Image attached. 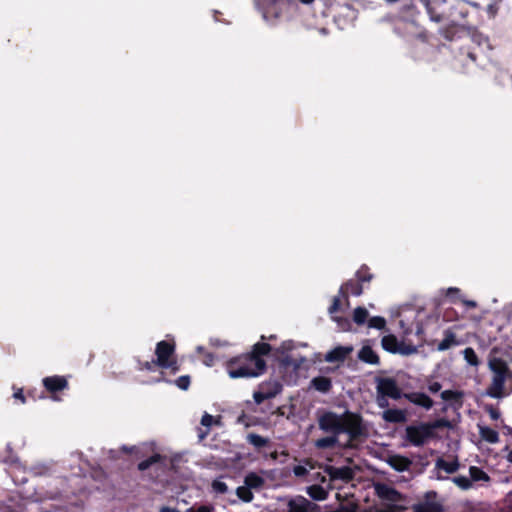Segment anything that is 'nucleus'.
Instances as JSON below:
<instances>
[{
    "mask_svg": "<svg viewBox=\"0 0 512 512\" xmlns=\"http://www.w3.org/2000/svg\"><path fill=\"white\" fill-rule=\"evenodd\" d=\"M318 427L328 434L315 440L314 446L318 449L354 448V442L365 430L361 417L349 411L343 414L324 412L318 417Z\"/></svg>",
    "mask_w": 512,
    "mask_h": 512,
    "instance_id": "f257e3e1",
    "label": "nucleus"
},
{
    "mask_svg": "<svg viewBox=\"0 0 512 512\" xmlns=\"http://www.w3.org/2000/svg\"><path fill=\"white\" fill-rule=\"evenodd\" d=\"M488 368L491 372V381L485 395L494 399L509 396L512 393V371L508 364L503 359L495 357L489 360Z\"/></svg>",
    "mask_w": 512,
    "mask_h": 512,
    "instance_id": "f03ea898",
    "label": "nucleus"
},
{
    "mask_svg": "<svg viewBox=\"0 0 512 512\" xmlns=\"http://www.w3.org/2000/svg\"><path fill=\"white\" fill-rule=\"evenodd\" d=\"M265 361L253 354H244L227 362L226 370L231 378L258 377L265 372Z\"/></svg>",
    "mask_w": 512,
    "mask_h": 512,
    "instance_id": "7ed1b4c3",
    "label": "nucleus"
},
{
    "mask_svg": "<svg viewBox=\"0 0 512 512\" xmlns=\"http://www.w3.org/2000/svg\"><path fill=\"white\" fill-rule=\"evenodd\" d=\"M441 426L440 421L432 424L422 423L419 425L408 426L406 428L407 440L414 446H421L427 443L434 436V430Z\"/></svg>",
    "mask_w": 512,
    "mask_h": 512,
    "instance_id": "20e7f679",
    "label": "nucleus"
},
{
    "mask_svg": "<svg viewBox=\"0 0 512 512\" xmlns=\"http://www.w3.org/2000/svg\"><path fill=\"white\" fill-rule=\"evenodd\" d=\"M175 346L167 341H160L156 347L157 365L162 368H170L173 372L178 371L177 360L174 355Z\"/></svg>",
    "mask_w": 512,
    "mask_h": 512,
    "instance_id": "39448f33",
    "label": "nucleus"
},
{
    "mask_svg": "<svg viewBox=\"0 0 512 512\" xmlns=\"http://www.w3.org/2000/svg\"><path fill=\"white\" fill-rule=\"evenodd\" d=\"M376 390L377 394H384V396L394 400L400 399L403 396L397 381L389 377L377 379Z\"/></svg>",
    "mask_w": 512,
    "mask_h": 512,
    "instance_id": "423d86ee",
    "label": "nucleus"
},
{
    "mask_svg": "<svg viewBox=\"0 0 512 512\" xmlns=\"http://www.w3.org/2000/svg\"><path fill=\"white\" fill-rule=\"evenodd\" d=\"M279 392L280 388L277 384H262L259 390L254 392L253 398L257 404H261L265 400L275 397Z\"/></svg>",
    "mask_w": 512,
    "mask_h": 512,
    "instance_id": "0eeeda50",
    "label": "nucleus"
},
{
    "mask_svg": "<svg viewBox=\"0 0 512 512\" xmlns=\"http://www.w3.org/2000/svg\"><path fill=\"white\" fill-rule=\"evenodd\" d=\"M326 472L330 476L331 479L342 480V481H350L354 477V470L350 466H327Z\"/></svg>",
    "mask_w": 512,
    "mask_h": 512,
    "instance_id": "6e6552de",
    "label": "nucleus"
},
{
    "mask_svg": "<svg viewBox=\"0 0 512 512\" xmlns=\"http://www.w3.org/2000/svg\"><path fill=\"white\" fill-rule=\"evenodd\" d=\"M403 397L410 403L422 407L425 410H429L433 407V400L422 392H411L403 394Z\"/></svg>",
    "mask_w": 512,
    "mask_h": 512,
    "instance_id": "1a4fd4ad",
    "label": "nucleus"
},
{
    "mask_svg": "<svg viewBox=\"0 0 512 512\" xmlns=\"http://www.w3.org/2000/svg\"><path fill=\"white\" fill-rule=\"evenodd\" d=\"M374 489H375L376 494L381 499L396 502L400 498L399 493L394 488H392L391 486H389L387 484L376 483L374 485Z\"/></svg>",
    "mask_w": 512,
    "mask_h": 512,
    "instance_id": "9d476101",
    "label": "nucleus"
},
{
    "mask_svg": "<svg viewBox=\"0 0 512 512\" xmlns=\"http://www.w3.org/2000/svg\"><path fill=\"white\" fill-rule=\"evenodd\" d=\"M352 351L351 346H338L329 351L324 359L329 363L343 361Z\"/></svg>",
    "mask_w": 512,
    "mask_h": 512,
    "instance_id": "9b49d317",
    "label": "nucleus"
},
{
    "mask_svg": "<svg viewBox=\"0 0 512 512\" xmlns=\"http://www.w3.org/2000/svg\"><path fill=\"white\" fill-rule=\"evenodd\" d=\"M381 344H382L383 349H385L388 352H392V353L400 352L403 354H408V353L415 351V349H411V350H407V351L402 350L397 338L391 334L384 336L381 340Z\"/></svg>",
    "mask_w": 512,
    "mask_h": 512,
    "instance_id": "f8f14e48",
    "label": "nucleus"
},
{
    "mask_svg": "<svg viewBox=\"0 0 512 512\" xmlns=\"http://www.w3.org/2000/svg\"><path fill=\"white\" fill-rule=\"evenodd\" d=\"M43 384L51 392L59 391L67 387V380L61 376L46 377Z\"/></svg>",
    "mask_w": 512,
    "mask_h": 512,
    "instance_id": "ddd939ff",
    "label": "nucleus"
},
{
    "mask_svg": "<svg viewBox=\"0 0 512 512\" xmlns=\"http://www.w3.org/2000/svg\"><path fill=\"white\" fill-rule=\"evenodd\" d=\"M460 464L457 459L446 460L438 458L435 462V468L438 471H444L447 474H452L458 471Z\"/></svg>",
    "mask_w": 512,
    "mask_h": 512,
    "instance_id": "4468645a",
    "label": "nucleus"
},
{
    "mask_svg": "<svg viewBox=\"0 0 512 512\" xmlns=\"http://www.w3.org/2000/svg\"><path fill=\"white\" fill-rule=\"evenodd\" d=\"M382 418L390 423H402L406 421V413L401 409H386L382 413Z\"/></svg>",
    "mask_w": 512,
    "mask_h": 512,
    "instance_id": "2eb2a0df",
    "label": "nucleus"
},
{
    "mask_svg": "<svg viewBox=\"0 0 512 512\" xmlns=\"http://www.w3.org/2000/svg\"><path fill=\"white\" fill-rule=\"evenodd\" d=\"M460 342L457 340L456 335L450 330L444 332V338L439 342L437 346L438 351H445L453 346H458Z\"/></svg>",
    "mask_w": 512,
    "mask_h": 512,
    "instance_id": "dca6fc26",
    "label": "nucleus"
},
{
    "mask_svg": "<svg viewBox=\"0 0 512 512\" xmlns=\"http://www.w3.org/2000/svg\"><path fill=\"white\" fill-rule=\"evenodd\" d=\"M310 502L304 497L292 499L288 503V512H308Z\"/></svg>",
    "mask_w": 512,
    "mask_h": 512,
    "instance_id": "f3484780",
    "label": "nucleus"
},
{
    "mask_svg": "<svg viewBox=\"0 0 512 512\" xmlns=\"http://www.w3.org/2000/svg\"><path fill=\"white\" fill-rule=\"evenodd\" d=\"M480 437L490 444L499 442V433L487 426L478 425Z\"/></svg>",
    "mask_w": 512,
    "mask_h": 512,
    "instance_id": "a211bd4d",
    "label": "nucleus"
},
{
    "mask_svg": "<svg viewBox=\"0 0 512 512\" xmlns=\"http://www.w3.org/2000/svg\"><path fill=\"white\" fill-rule=\"evenodd\" d=\"M358 357L361 361L368 364H378L379 357L370 346H363L358 353Z\"/></svg>",
    "mask_w": 512,
    "mask_h": 512,
    "instance_id": "6ab92c4d",
    "label": "nucleus"
},
{
    "mask_svg": "<svg viewBox=\"0 0 512 512\" xmlns=\"http://www.w3.org/2000/svg\"><path fill=\"white\" fill-rule=\"evenodd\" d=\"M213 424H219V419H215L212 415L204 413L201 418V425L205 427V430L199 429L198 436L200 440H203L208 435Z\"/></svg>",
    "mask_w": 512,
    "mask_h": 512,
    "instance_id": "aec40b11",
    "label": "nucleus"
},
{
    "mask_svg": "<svg viewBox=\"0 0 512 512\" xmlns=\"http://www.w3.org/2000/svg\"><path fill=\"white\" fill-rule=\"evenodd\" d=\"M362 292H363L362 286L358 282H355L352 280L348 281L347 283L342 285L340 288V294L344 295L345 297L348 294H352L354 296H359L362 294Z\"/></svg>",
    "mask_w": 512,
    "mask_h": 512,
    "instance_id": "412c9836",
    "label": "nucleus"
},
{
    "mask_svg": "<svg viewBox=\"0 0 512 512\" xmlns=\"http://www.w3.org/2000/svg\"><path fill=\"white\" fill-rule=\"evenodd\" d=\"M311 385L315 390L321 393H327L332 387L331 380L324 376H318L313 378L311 381Z\"/></svg>",
    "mask_w": 512,
    "mask_h": 512,
    "instance_id": "4be33fe9",
    "label": "nucleus"
},
{
    "mask_svg": "<svg viewBox=\"0 0 512 512\" xmlns=\"http://www.w3.org/2000/svg\"><path fill=\"white\" fill-rule=\"evenodd\" d=\"M441 398L446 402L461 406L463 393L458 390H445L441 393Z\"/></svg>",
    "mask_w": 512,
    "mask_h": 512,
    "instance_id": "5701e85b",
    "label": "nucleus"
},
{
    "mask_svg": "<svg viewBox=\"0 0 512 512\" xmlns=\"http://www.w3.org/2000/svg\"><path fill=\"white\" fill-rule=\"evenodd\" d=\"M388 463L392 468L399 472L407 470L411 464V462L407 458L401 456L390 457Z\"/></svg>",
    "mask_w": 512,
    "mask_h": 512,
    "instance_id": "b1692460",
    "label": "nucleus"
},
{
    "mask_svg": "<svg viewBox=\"0 0 512 512\" xmlns=\"http://www.w3.org/2000/svg\"><path fill=\"white\" fill-rule=\"evenodd\" d=\"M308 495L317 501H323L328 497V491L320 485H312L307 488Z\"/></svg>",
    "mask_w": 512,
    "mask_h": 512,
    "instance_id": "393cba45",
    "label": "nucleus"
},
{
    "mask_svg": "<svg viewBox=\"0 0 512 512\" xmlns=\"http://www.w3.org/2000/svg\"><path fill=\"white\" fill-rule=\"evenodd\" d=\"M469 475H470L471 481H474V482H479V481L488 482L490 480L489 475L485 471H483L481 468L476 467V466H471L469 468Z\"/></svg>",
    "mask_w": 512,
    "mask_h": 512,
    "instance_id": "a878e982",
    "label": "nucleus"
},
{
    "mask_svg": "<svg viewBox=\"0 0 512 512\" xmlns=\"http://www.w3.org/2000/svg\"><path fill=\"white\" fill-rule=\"evenodd\" d=\"M465 361L474 367H478L480 364L479 358L473 348L467 347L463 351Z\"/></svg>",
    "mask_w": 512,
    "mask_h": 512,
    "instance_id": "bb28decb",
    "label": "nucleus"
},
{
    "mask_svg": "<svg viewBox=\"0 0 512 512\" xmlns=\"http://www.w3.org/2000/svg\"><path fill=\"white\" fill-rule=\"evenodd\" d=\"M263 484V478L256 473H249L245 477V485H247L249 488H260Z\"/></svg>",
    "mask_w": 512,
    "mask_h": 512,
    "instance_id": "cd10ccee",
    "label": "nucleus"
},
{
    "mask_svg": "<svg viewBox=\"0 0 512 512\" xmlns=\"http://www.w3.org/2000/svg\"><path fill=\"white\" fill-rule=\"evenodd\" d=\"M441 506L437 503L424 502L415 506V512H441Z\"/></svg>",
    "mask_w": 512,
    "mask_h": 512,
    "instance_id": "c85d7f7f",
    "label": "nucleus"
},
{
    "mask_svg": "<svg viewBox=\"0 0 512 512\" xmlns=\"http://www.w3.org/2000/svg\"><path fill=\"white\" fill-rule=\"evenodd\" d=\"M368 317V311L363 307H357L353 313V320L356 324H364Z\"/></svg>",
    "mask_w": 512,
    "mask_h": 512,
    "instance_id": "c756f323",
    "label": "nucleus"
},
{
    "mask_svg": "<svg viewBox=\"0 0 512 512\" xmlns=\"http://www.w3.org/2000/svg\"><path fill=\"white\" fill-rule=\"evenodd\" d=\"M247 485L238 487L236 490L237 496L244 502H250L253 499V493Z\"/></svg>",
    "mask_w": 512,
    "mask_h": 512,
    "instance_id": "7c9ffc66",
    "label": "nucleus"
},
{
    "mask_svg": "<svg viewBox=\"0 0 512 512\" xmlns=\"http://www.w3.org/2000/svg\"><path fill=\"white\" fill-rule=\"evenodd\" d=\"M270 352V345L267 343H256L253 346V350L250 354L257 355L261 358L263 355H267Z\"/></svg>",
    "mask_w": 512,
    "mask_h": 512,
    "instance_id": "2f4dec72",
    "label": "nucleus"
},
{
    "mask_svg": "<svg viewBox=\"0 0 512 512\" xmlns=\"http://www.w3.org/2000/svg\"><path fill=\"white\" fill-rule=\"evenodd\" d=\"M247 438L249 443L255 446L256 448L264 447L268 443V439L258 434H249Z\"/></svg>",
    "mask_w": 512,
    "mask_h": 512,
    "instance_id": "473e14b6",
    "label": "nucleus"
},
{
    "mask_svg": "<svg viewBox=\"0 0 512 512\" xmlns=\"http://www.w3.org/2000/svg\"><path fill=\"white\" fill-rule=\"evenodd\" d=\"M452 481L454 484H456L459 488L463 490H467L472 487L471 479L466 476L453 477Z\"/></svg>",
    "mask_w": 512,
    "mask_h": 512,
    "instance_id": "72a5a7b5",
    "label": "nucleus"
},
{
    "mask_svg": "<svg viewBox=\"0 0 512 512\" xmlns=\"http://www.w3.org/2000/svg\"><path fill=\"white\" fill-rule=\"evenodd\" d=\"M211 487H212L213 492L217 493V494H224V493L228 492V486L222 480V478L215 479L212 482Z\"/></svg>",
    "mask_w": 512,
    "mask_h": 512,
    "instance_id": "f704fd0d",
    "label": "nucleus"
},
{
    "mask_svg": "<svg viewBox=\"0 0 512 512\" xmlns=\"http://www.w3.org/2000/svg\"><path fill=\"white\" fill-rule=\"evenodd\" d=\"M386 325V321L383 317L375 316L369 319L368 321V327L375 328V329H383Z\"/></svg>",
    "mask_w": 512,
    "mask_h": 512,
    "instance_id": "c9c22d12",
    "label": "nucleus"
},
{
    "mask_svg": "<svg viewBox=\"0 0 512 512\" xmlns=\"http://www.w3.org/2000/svg\"><path fill=\"white\" fill-rule=\"evenodd\" d=\"M160 456L158 454H155L148 458L147 460H144L138 464V468L141 471H144L148 469L153 463H156L159 460Z\"/></svg>",
    "mask_w": 512,
    "mask_h": 512,
    "instance_id": "e433bc0d",
    "label": "nucleus"
},
{
    "mask_svg": "<svg viewBox=\"0 0 512 512\" xmlns=\"http://www.w3.org/2000/svg\"><path fill=\"white\" fill-rule=\"evenodd\" d=\"M176 385L182 389L187 390L190 385V377L189 376H180L176 381Z\"/></svg>",
    "mask_w": 512,
    "mask_h": 512,
    "instance_id": "4c0bfd02",
    "label": "nucleus"
},
{
    "mask_svg": "<svg viewBox=\"0 0 512 512\" xmlns=\"http://www.w3.org/2000/svg\"><path fill=\"white\" fill-rule=\"evenodd\" d=\"M399 324H400V327L402 328L404 334L407 335V334L412 333V331H413L412 323L406 322L404 319H401Z\"/></svg>",
    "mask_w": 512,
    "mask_h": 512,
    "instance_id": "58836bf2",
    "label": "nucleus"
},
{
    "mask_svg": "<svg viewBox=\"0 0 512 512\" xmlns=\"http://www.w3.org/2000/svg\"><path fill=\"white\" fill-rule=\"evenodd\" d=\"M308 471H309L308 468L304 465H296L293 468L294 474L298 477L305 476L308 473Z\"/></svg>",
    "mask_w": 512,
    "mask_h": 512,
    "instance_id": "ea45409f",
    "label": "nucleus"
},
{
    "mask_svg": "<svg viewBox=\"0 0 512 512\" xmlns=\"http://www.w3.org/2000/svg\"><path fill=\"white\" fill-rule=\"evenodd\" d=\"M357 277L360 281H369L372 278L371 274L364 268L357 271Z\"/></svg>",
    "mask_w": 512,
    "mask_h": 512,
    "instance_id": "a19ab883",
    "label": "nucleus"
},
{
    "mask_svg": "<svg viewBox=\"0 0 512 512\" xmlns=\"http://www.w3.org/2000/svg\"><path fill=\"white\" fill-rule=\"evenodd\" d=\"M186 512H214V508L210 505H201L198 508H189Z\"/></svg>",
    "mask_w": 512,
    "mask_h": 512,
    "instance_id": "79ce46f5",
    "label": "nucleus"
},
{
    "mask_svg": "<svg viewBox=\"0 0 512 512\" xmlns=\"http://www.w3.org/2000/svg\"><path fill=\"white\" fill-rule=\"evenodd\" d=\"M387 398L388 396H384V394H377V404L380 408H387L389 403Z\"/></svg>",
    "mask_w": 512,
    "mask_h": 512,
    "instance_id": "37998d69",
    "label": "nucleus"
},
{
    "mask_svg": "<svg viewBox=\"0 0 512 512\" xmlns=\"http://www.w3.org/2000/svg\"><path fill=\"white\" fill-rule=\"evenodd\" d=\"M339 307H340V299L338 297H335L332 305L329 307V313L331 315L334 314L336 311H338Z\"/></svg>",
    "mask_w": 512,
    "mask_h": 512,
    "instance_id": "c03bdc74",
    "label": "nucleus"
},
{
    "mask_svg": "<svg viewBox=\"0 0 512 512\" xmlns=\"http://www.w3.org/2000/svg\"><path fill=\"white\" fill-rule=\"evenodd\" d=\"M442 386L439 382H432L428 385V390L431 393H437L441 390Z\"/></svg>",
    "mask_w": 512,
    "mask_h": 512,
    "instance_id": "a18cd8bd",
    "label": "nucleus"
},
{
    "mask_svg": "<svg viewBox=\"0 0 512 512\" xmlns=\"http://www.w3.org/2000/svg\"><path fill=\"white\" fill-rule=\"evenodd\" d=\"M487 411H488L491 419H493V420H498L500 418V416H501L499 410H497V409H495L493 407H489L487 409Z\"/></svg>",
    "mask_w": 512,
    "mask_h": 512,
    "instance_id": "49530a36",
    "label": "nucleus"
},
{
    "mask_svg": "<svg viewBox=\"0 0 512 512\" xmlns=\"http://www.w3.org/2000/svg\"><path fill=\"white\" fill-rule=\"evenodd\" d=\"M333 319L338 322L339 327L343 330H345L346 326H348V324H349L347 320H343V319L336 318V317H333Z\"/></svg>",
    "mask_w": 512,
    "mask_h": 512,
    "instance_id": "de8ad7c7",
    "label": "nucleus"
},
{
    "mask_svg": "<svg viewBox=\"0 0 512 512\" xmlns=\"http://www.w3.org/2000/svg\"><path fill=\"white\" fill-rule=\"evenodd\" d=\"M462 302L468 308H475L477 306V303L473 300H463Z\"/></svg>",
    "mask_w": 512,
    "mask_h": 512,
    "instance_id": "09e8293b",
    "label": "nucleus"
},
{
    "mask_svg": "<svg viewBox=\"0 0 512 512\" xmlns=\"http://www.w3.org/2000/svg\"><path fill=\"white\" fill-rule=\"evenodd\" d=\"M213 361H214V357H213V355L208 354V355L206 356V359H205V364H206L207 366H211V365L213 364Z\"/></svg>",
    "mask_w": 512,
    "mask_h": 512,
    "instance_id": "8fccbe9b",
    "label": "nucleus"
},
{
    "mask_svg": "<svg viewBox=\"0 0 512 512\" xmlns=\"http://www.w3.org/2000/svg\"><path fill=\"white\" fill-rule=\"evenodd\" d=\"M14 397L16 399H20L22 402H24V395H23L22 390H19V391L15 392L14 393Z\"/></svg>",
    "mask_w": 512,
    "mask_h": 512,
    "instance_id": "3c124183",
    "label": "nucleus"
},
{
    "mask_svg": "<svg viewBox=\"0 0 512 512\" xmlns=\"http://www.w3.org/2000/svg\"><path fill=\"white\" fill-rule=\"evenodd\" d=\"M460 290L456 287H450L447 289V295L459 293Z\"/></svg>",
    "mask_w": 512,
    "mask_h": 512,
    "instance_id": "603ef678",
    "label": "nucleus"
},
{
    "mask_svg": "<svg viewBox=\"0 0 512 512\" xmlns=\"http://www.w3.org/2000/svg\"><path fill=\"white\" fill-rule=\"evenodd\" d=\"M299 1L305 5H310L314 2V0H299Z\"/></svg>",
    "mask_w": 512,
    "mask_h": 512,
    "instance_id": "864d4df0",
    "label": "nucleus"
},
{
    "mask_svg": "<svg viewBox=\"0 0 512 512\" xmlns=\"http://www.w3.org/2000/svg\"><path fill=\"white\" fill-rule=\"evenodd\" d=\"M507 460L512 463V451H510L507 455Z\"/></svg>",
    "mask_w": 512,
    "mask_h": 512,
    "instance_id": "5fc2aeb1",
    "label": "nucleus"
},
{
    "mask_svg": "<svg viewBox=\"0 0 512 512\" xmlns=\"http://www.w3.org/2000/svg\"><path fill=\"white\" fill-rule=\"evenodd\" d=\"M283 348L290 349V343H284L283 344Z\"/></svg>",
    "mask_w": 512,
    "mask_h": 512,
    "instance_id": "6e6d98bb",
    "label": "nucleus"
},
{
    "mask_svg": "<svg viewBox=\"0 0 512 512\" xmlns=\"http://www.w3.org/2000/svg\"><path fill=\"white\" fill-rule=\"evenodd\" d=\"M202 350H203V347H201V346L197 347L198 352H202Z\"/></svg>",
    "mask_w": 512,
    "mask_h": 512,
    "instance_id": "4d7b16f0",
    "label": "nucleus"
},
{
    "mask_svg": "<svg viewBox=\"0 0 512 512\" xmlns=\"http://www.w3.org/2000/svg\"><path fill=\"white\" fill-rule=\"evenodd\" d=\"M267 13H268L267 11H264V12H263V17H264V18H267Z\"/></svg>",
    "mask_w": 512,
    "mask_h": 512,
    "instance_id": "13d9d810",
    "label": "nucleus"
},
{
    "mask_svg": "<svg viewBox=\"0 0 512 512\" xmlns=\"http://www.w3.org/2000/svg\"><path fill=\"white\" fill-rule=\"evenodd\" d=\"M288 2H289L290 5H292L294 3L293 0H289Z\"/></svg>",
    "mask_w": 512,
    "mask_h": 512,
    "instance_id": "bf43d9fd",
    "label": "nucleus"
}]
</instances>
